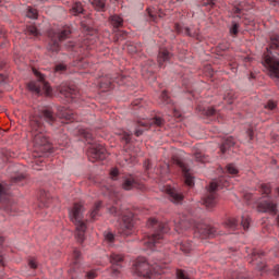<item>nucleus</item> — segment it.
Wrapping results in <instances>:
<instances>
[{"instance_id":"obj_1","label":"nucleus","mask_w":279,"mask_h":279,"mask_svg":"<svg viewBox=\"0 0 279 279\" xmlns=\"http://www.w3.org/2000/svg\"><path fill=\"white\" fill-rule=\"evenodd\" d=\"M44 121L49 125H53V123L58 122V118L53 114L51 108H44L38 114L31 118V134L33 137L34 151L37 154L35 156L39 158H43L45 154H51L53 149L49 136L45 133Z\"/></svg>"},{"instance_id":"obj_2","label":"nucleus","mask_w":279,"mask_h":279,"mask_svg":"<svg viewBox=\"0 0 279 279\" xmlns=\"http://www.w3.org/2000/svg\"><path fill=\"white\" fill-rule=\"evenodd\" d=\"M262 64L268 69L270 77L279 84V35H271L269 48H266Z\"/></svg>"},{"instance_id":"obj_3","label":"nucleus","mask_w":279,"mask_h":279,"mask_svg":"<svg viewBox=\"0 0 279 279\" xmlns=\"http://www.w3.org/2000/svg\"><path fill=\"white\" fill-rule=\"evenodd\" d=\"M147 228L151 230L154 233L151 235H147L143 240V244L148 250H158L165 242V233L169 230V223H162L158 221L156 218L148 219Z\"/></svg>"},{"instance_id":"obj_4","label":"nucleus","mask_w":279,"mask_h":279,"mask_svg":"<svg viewBox=\"0 0 279 279\" xmlns=\"http://www.w3.org/2000/svg\"><path fill=\"white\" fill-rule=\"evenodd\" d=\"M109 213L113 215V217H121L122 219L119 234L122 236H132L134 233V214H132L130 209L119 207V203H114V205L109 208Z\"/></svg>"},{"instance_id":"obj_5","label":"nucleus","mask_w":279,"mask_h":279,"mask_svg":"<svg viewBox=\"0 0 279 279\" xmlns=\"http://www.w3.org/2000/svg\"><path fill=\"white\" fill-rule=\"evenodd\" d=\"M165 266L161 262H157L154 265L147 263L145 257H138L133 264V272L140 278H151L154 274H165Z\"/></svg>"},{"instance_id":"obj_6","label":"nucleus","mask_w":279,"mask_h":279,"mask_svg":"<svg viewBox=\"0 0 279 279\" xmlns=\"http://www.w3.org/2000/svg\"><path fill=\"white\" fill-rule=\"evenodd\" d=\"M78 135L85 138V141L90 145L87 150V156L90 162L96 160H104L106 158V148L102 144L93 142V133L88 129H78Z\"/></svg>"},{"instance_id":"obj_7","label":"nucleus","mask_w":279,"mask_h":279,"mask_svg":"<svg viewBox=\"0 0 279 279\" xmlns=\"http://www.w3.org/2000/svg\"><path fill=\"white\" fill-rule=\"evenodd\" d=\"M70 219L76 228V239L78 243H84L86 234V222H84V205L75 203L70 210Z\"/></svg>"},{"instance_id":"obj_8","label":"nucleus","mask_w":279,"mask_h":279,"mask_svg":"<svg viewBox=\"0 0 279 279\" xmlns=\"http://www.w3.org/2000/svg\"><path fill=\"white\" fill-rule=\"evenodd\" d=\"M260 193L263 195V199L257 203V210L259 213H269V215H276L278 213V205L274 203L271 198V185L269 183H264L260 185Z\"/></svg>"},{"instance_id":"obj_9","label":"nucleus","mask_w":279,"mask_h":279,"mask_svg":"<svg viewBox=\"0 0 279 279\" xmlns=\"http://www.w3.org/2000/svg\"><path fill=\"white\" fill-rule=\"evenodd\" d=\"M228 181L221 177L218 181H211L206 195L203 198V204L206 208H215L217 206V189H228Z\"/></svg>"},{"instance_id":"obj_10","label":"nucleus","mask_w":279,"mask_h":279,"mask_svg":"<svg viewBox=\"0 0 279 279\" xmlns=\"http://www.w3.org/2000/svg\"><path fill=\"white\" fill-rule=\"evenodd\" d=\"M48 36L50 38L47 46L48 53H58L60 51V43L66 40V38L71 36V29L63 28L58 32L52 29L48 33Z\"/></svg>"},{"instance_id":"obj_11","label":"nucleus","mask_w":279,"mask_h":279,"mask_svg":"<svg viewBox=\"0 0 279 279\" xmlns=\"http://www.w3.org/2000/svg\"><path fill=\"white\" fill-rule=\"evenodd\" d=\"M34 75H36L37 81H32L28 83V89L35 95H46V97L51 96V86L45 81V75H43L38 70L33 69Z\"/></svg>"},{"instance_id":"obj_12","label":"nucleus","mask_w":279,"mask_h":279,"mask_svg":"<svg viewBox=\"0 0 279 279\" xmlns=\"http://www.w3.org/2000/svg\"><path fill=\"white\" fill-rule=\"evenodd\" d=\"M194 234L199 239L217 236V228L202 222H194Z\"/></svg>"},{"instance_id":"obj_13","label":"nucleus","mask_w":279,"mask_h":279,"mask_svg":"<svg viewBox=\"0 0 279 279\" xmlns=\"http://www.w3.org/2000/svg\"><path fill=\"white\" fill-rule=\"evenodd\" d=\"M173 162L177 167H179L183 173L184 182L187 186H193L195 184V181L193 180V175L191 174V170L186 166V163H183L182 160L173 158Z\"/></svg>"},{"instance_id":"obj_14","label":"nucleus","mask_w":279,"mask_h":279,"mask_svg":"<svg viewBox=\"0 0 279 279\" xmlns=\"http://www.w3.org/2000/svg\"><path fill=\"white\" fill-rule=\"evenodd\" d=\"M110 263H111V276H119L121 272V264L123 263V255L119 253H112L110 255Z\"/></svg>"},{"instance_id":"obj_15","label":"nucleus","mask_w":279,"mask_h":279,"mask_svg":"<svg viewBox=\"0 0 279 279\" xmlns=\"http://www.w3.org/2000/svg\"><path fill=\"white\" fill-rule=\"evenodd\" d=\"M122 189L124 191H132V189H143V184L138 183L136 181V178L134 175L130 174L123 178L122 180Z\"/></svg>"},{"instance_id":"obj_16","label":"nucleus","mask_w":279,"mask_h":279,"mask_svg":"<svg viewBox=\"0 0 279 279\" xmlns=\"http://www.w3.org/2000/svg\"><path fill=\"white\" fill-rule=\"evenodd\" d=\"M166 191L170 202H172L173 204H182V199H184V195L182 194V192L171 186L167 187Z\"/></svg>"},{"instance_id":"obj_17","label":"nucleus","mask_w":279,"mask_h":279,"mask_svg":"<svg viewBox=\"0 0 279 279\" xmlns=\"http://www.w3.org/2000/svg\"><path fill=\"white\" fill-rule=\"evenodd\" d=\"M140 125L146 128V130H151V128H162V125H165V120L160 117H155L150 120L140 122Z\"/></svg>"},{"instance_id":"obj_18","label":"nucleus","mask_w":279,"mask_h":279,"mask_svg":"<svg viewBox=\"0 0 279 279\" xmlns=\"http://www.w3.org/2000/svg\"><path fill=\"white\" fill-rule=\"evenodd\" d=\"M174 29L177 34H184V36H190L191 38L199 39V32L193 31L186 26H182L180 24L174 25Z\"/></svg>"},{"instance_id":"obj_19","label":"nucleus","mask_w":279,"mask_h":279,"mask_svg":"<svg viewBox=\"0 0 279 279\" xmlns=\"http://www.w3.org/2000/svg\"><path fill=\"white\" fill-rule=\"evenodd\" d=\"M58 119L61 120V123H66V121H75V114L71 109L61 107L58 112Z\"/></svg>"},{"instance_id":"obj_20","label":"nucleus","mask_w":279,"mask_h":279,"mask_svg":"<svg viewBox=\"0 0 279 279\" xmlns=\"http://www.w3.org/2000/svg\"><path fill=\"white\" fill-rule=\"evenodd\" d=\"M59 93L61 95H64L66 98H71V99H75V97H77V88H75L74 86H70L66 84H62L59 87Z\"/></svg>"},{"instance_id":"obj_21","label":"nucleus","mask_w":279,"mask_h":279,"mask_svg":"<svg viewBox=\"0 0 279 279\" xmlns=\"http://www.w3.org/2000/svg\"><path fill=\"white\" fill-rule=\"evenodd\" d=\"M263 255L264 253H259L257 251H254L251 255V263H255L257 269H259V271H265V262H263Z\"/></svg>"},{"instance_id":"obj_22","label":"nucleus","mask_w":279,"mask_h":279,"mask_svg":"<svg viewBox=\"0 0 279 279\" xmlns=\"http://www.w3.org/2000/svg\"><path fill=\"white\" fill-rule=\"evenodd\" d=\"M158 64L160 68L165 65V62H169L171 60V52H169L167 49H161L158 54Z\"/></svg>"},{"instance_id":"obj_23","label":"nucleus","mask_w":279,"mask_h":279,"mask_svg":"<svg viewBox=\"0 0 279 279\" xmlns=\"http://www.w3.org/2000/svg\"><path fill=\"white\" fill-rule=\"evenodd\" d=\"M193 223L186 219H182L180 221L174 220V230L177 232H180V230H189V228H192Z\"/></svg>"},{"instance_id":"obj_24","label":"nucleus","mask_w":279,"mask_h":279,"mask_svg":"<svg viewBox=\"0 0 279 279\" xmlns=\"http://www.w3.org/2000/svg\"><path fill=\"white\" fill-rule=\"evenodd\" d=\"M177 248L181 250V252H183L184 254H189V252L193 250V244L191 243V241L184 239L181 242L177 243Z\"/></svg>"},{"instance_id":"obj_25","label":"nucleus","mask_w":279,"mask_h":279,"mask_svg":"<svg viewBox=\"0 0 279 279\" xmlns=\"http://www.w3.org/2000/svg\"><path fill=\"white\" fill-rule=\"evenodd\" d=\"M225 228L229 230V234H232L234 230H239V220H236L235 218H228L225 221Z\"/></svg>"},{"instance_id":"obj_26","label":"nucleus","mask_w":279,"mask_h":279,"mask_svg":"<svg viewBox=\"0 0 279 279\" xmlns=\"http://www.w3.org/2000/svg\"><path fill=\"white\" fill-rule=\"evenodd\" d=\"M8 197H10V185L0 183V202H8Z\"/></svg>"},{"instance_id":"obj_27","label":"nucleus","mask_w":279,"mask_h":279,"mask_svg":"<svg viewBox=\"0 0 279 279\" xmlns=\"http://www.w3.org/2000/svg\"><path fill=\"white\" fill-rule=\"evenodd\" d=\"M84 12V7L80 2L74 3L70 9V14H72V16H82Z\"/></svg>"},{"instance_id":"obj_28","label":"nucleus","mask_w":279,"mask_h":279,"mask_svg":"<svg viewBox=\"0 0 279 279\" xmlns=\"http://www.w3.org/2000/svg\"><path fill=\"white\" fill-rule=\"evenodd\" d=\"M230 147H234V138L233 137H227L222 145L220 146L221 154H226Z\"/></svg>"},{"instance_id":"obj_29","label":"nucleus","mask_w":279,"mask_h":279,"mask_svg":"<svg viewBox=\"0 0 279 279\" xmlns=\"http://www.w3.org/2000/svg\"><path fill=\"white\" fill-rule=\"evenodd\" d=\"M89 3L98 12H104L106 10V0H89Z\"/></svg>"},{"instance_id":"obj_30","label":"nucleus","mask_w":279,"mask_h":279,"mask_svg":"<svg viewBox=\"0 0 279 279\" xmlns=\"http://www.w3.org/2000/svg\"><path fill=\"white\" fill-rule=\"evenodd\" d=\"M110 24L112 25V27H114L116 29H119V27H123V17L119 16V15H112L110 19Z\"/></svg>"},{"instance_id":"obj_31","label":"nucleus","mask_w":279,"mask_h":279,"mask_svg":"<svg viewBox=\"0 0 279 279\" xmlns=\"http://www.w3.org/2000/svg\"><path fill=\"white\" fill-rule=\"evenodd\" d=\"M197 110L198 112H202V114H205L206 117H217V114H219L217 110H215V108L213 107H208L207 109L206 108L202 109V107H198Z\"/></svg>"},{"instance_id":"obj_32","label":"nucleus","mask_w":279,"mask_h":279,"mask_svg":"<svg viewBox=\"0 0 279 279\" xmlns=\"http://www.w3.org/2000/svg\"><path fill=\"white\" fill-rule=\"evenodd\" d=\"M100 209H101V202H98L95 204V206L93 207V209L89 214L92 221H95V219H97V217L99 216Z\"/></svg>"},{"instance_id":"obj_33","label":"nucleus","mask_w":279,"mask_h":279,"mask_svg":"<svg viewBox=\"0 0 279 279\" xmlns=\"http://www.w3.org/2000/svg\"><path fill=\"white\" fill-rule=\"evenodd\" d=\"M26 35L32 36L33 38H38L40 36V32L38 31V28H36V26L32 25L27 26Z\"/></svg>"},{"instance_id":"obj_34","label":"nucleus","mask_w":279,"mask_h":279,"mask_svg":"<svg viewBox=\"0 0 279 279\" xmlns=\"http://www.w3.org/2000/svg\"><path fill=\"white\" fill-rule=\"evenodd\" d=\"M223 99H225V101H227V104H232L234 101V99H236L234 90H232V89L227 90L225 93Z\"/></svg>"},{"instance_id":"obj_35","label":"nucleus","mask_w":279,"mask_h":279,"mask_svg":"<svg viewBox=\"0 0 279 279\" xmlns=\"http://www.w3.org/2000/svg\"><path fill=\"white\" fill-rule=\"evenodd\" d=\"M80 256H82V253H80V251H77V250H74V252H73L74 266L69 270L70 275L75 274V265H77V263H80Z\"/></svg>"},{"instance_id":"obj_36","label":"nucleus","mask_w":279,"mask_h":279,"mask_svg":"<svg viewBox=\"0 0 279 279\" xmlns=\"http://www.w3.org/2000/svg\"><path fill=\"white\" fill-rule=\"evenodd\" d=\"M252 219L250 218V215L243 214L242 220H241V227H243V230H250V222Z\"/></svg>"},{"instance_id":"obj_37","label":"nucleus","mask_w":279,"mask_h":279,"mask_svg":"<svg viewBox=\"0 0 279 279\" xmlns=\"http://www.w3.org/2000/svg\"><path fill=\"white\" fill-rule=\"evenodd\" d=\"M27 17L28 19H38V11L32 7H28Z\"/></svg>"},{"instance_id":"obj_38","label":"nucleus","mask_w":279,"mask_h":279,"mask_svg":"<svg viewBox=\"0 0 279 279\" xmlns=\"http://www.w3.org/2000/svg\"><path fill=\"white\" fill-rule=\"evenodd\" d=\"M23 180H25V175H23V174H17V175H15V177H13V178L11 179V182H12V184H20V185H23V183H21V182H23Z\"/></svg>"},{"instance_id":"obj_39","label":"nucleus","mask_w":279,"mask_h":279,"mask_svg":"<svg viewBox=\"0 0 279 279\" xmlns=\"http://www.w3.org/2000/svg\"><path fill=\"white\" fill-rule=\"evenodd\" d=\"M105 243H108V245H112L114 243V234L111 232L105 233Z\"/></svg>"},{"instance_id":"obj_40","label":"nucleus","mask_w":279,"mask_h":279,"mask_svg":"<svg viewBox=\"0 0 279 279\" xmlns=\"http://www.w3.org/2000/svg\"><path fill=\"white\" fill-rule=\"evenodd\" d=\"M81 49H93V43H90V37H86L81 45Z\"/></svg>"},{"instance_id":"obj_41","label":"nucleus","mask_w":279,"mask_h":279,"mask_svg":"<svg viewBox=\"0 0 279 279\" xmlns=\"http://www.w3.org/2000/svg\"><path fill=\"white\" fill-rule=\"evenodd\" d=\"M147 12L150 21H154V22L158 21V12H156V10L147 9Z\"/></svg>"},{"instance_id":"obj_42","label":"nucleus","mask_w":279,"mask_h":279,"mask_svg":"<svg viewBox=\"0 0 279 279\" xmlns=\"http://www.w3.org/2000/svg\"><path fill=\"white\" fill-rule=\"evenodd\" d=\"M151 64H154V62L149 61V68L147 65H143L142 68L143 75H145L146 73H149V75H151V73H154V68H151Z\"/></svg>"},{"instance_id":"obj_43","label":"nucleus","mask_w":279,"mask_h":279,"mask_svg":"<svg viewBox=\"0 0 279 279\" xmlns=\"http://www.w3.org/2000/svg\"><path fill=\"white\" fill-rule=\"evenodd\" d=\"M160 101L165 105L171 104V99L169 98V95L167 94L166 90L161 93Z\"/></svg>"},{"instance_id":"obj_44","label":"nucleus","mask_w":279,"mask_h":279,"mask_svg":"<svg viewBox=\"0 0 279 279\" xmlns=\"http://www.w3.org/2000/svg\"><path fill=\"white\" fill-rule=\"evenodd\" d=\"M66 71V64L65 63H58L54 66V73H64Z\"/></svg>"},{"instance_id":"obj_45","label":"nucleus","mask_w":279,"mask_h":279,"mask_svg":"<svg viewBox=\"0 0 279 279\" xmlns=\"http://www.w3.org/2000/svg\"><path fill=\"white\" fill-rule=\"evenodd\" d=\"M227 172L230 173V175H236V173H239V169L231 163L227 166Z\"/></svg>"},{"instance_id":"obj_46","label":"nucleus","mask_w":279,"mask_h":279,"mask_svg":"<svg viewBox=\"0 0 279 279\" xmlns=\"http://www.w3.org/2000/svg\"><path fill=\"white\" fill-rule=\"evenodd\" d=\"M129 53H138L141 51V48L134 44H131L126 47Z\"/></svg>"},{"instance_id":"obj_47","label":"nucleus","mask_w":279,"mask_h":279,"mask_svg":"<svg viewBox=\"0 0 279 279\" xmlns=\"http://www.w3.org/2000/svg\"><path fill=\"white\" fill-rule=\"evenodd\" d=\"M230 34L233 36H236L239 34V24L236 22L232 23V26L230 27Z\"/></svg>"},{"instance_id":"obj_48","label":"nucleus","mask_w":279,"mask_h":279,"mask_svg":"<svg viewBox=\"0 0 279 279\" xmlns=\"http://www.w3.org/2000/svg\"><path fill=\"white\" fill-rule=\"evenodd\" d=\"M194 158H195V160H197V162H206L207 161V159L205 158V156L202 153H195Z\"/></svg>"},{"instance_id":"obj_49","label":"nucleus","mask_w":279,"mask_h":279,"mask_svg":"<svg viewBox=\"0 0 279 279\" xmlns=\"http://www.w3.org/2000/svg\"><path fill=\"white\" fill-rule=\"evenodd\" d=\"M121 136H122V141H125V143H130V141H132V133H128L123 131Z\"/></svg>"},{"instance_id":"obj_50","label":"nucleus","mask_w":279,"mask_h":279,"mask_svg":"<svg viewBox=\"0 0 279 279\" xmlns=\"http://www.w3.org/2000/svg\"><path fill=\"white\" fill-rule=\"evenodd\" d=\"M95 278H97V271L92 270L86 272L85 279H95Z\"/></svg>"},{"instance_id":"obj_51","label":"nucleus","mask_w":279,"mask_h":279,"mask_svg":"<svg viewBox=\"0 0 279 279\" xmlns=\"http://www.w3.org/2000/svg\"><path fill=\"white\" fill-rule=\"evenodd\" d=\"M266 110H274L276 109V102L269 100L267 105H265Z\"/></svg>"},{"instance_id":"obj_52","label":"nucleus","mask_w":279,"mask_h":279,"mask_svg":"<svg viewBox=\"0 0 279 279\" xmlns=\"http://www.w3.org/2000/svg\"><path fill=\"white\" fill-rule=\"evenodd\" d=\"M118 175H119V170L112 169V170L110 171V178H111V180H117Z\"/></svg>"},{"instance_id":"obj_53","label":"nucleus","mask_w":279,"mask_h":279,"mask_svg":"<svg viewBox=\"0 0 279 279\" xmlns=\"http://www.w3.org/2000/svg\"><path fill=\"white\" fill-rule=\"evenodd\" d=\"M28 265L31 269H36V267H38V265L36 264V259H29Z\"/></svg>"},{"instance_id":"obj_54","label":"nucleus","mask_w":279,"mask_h":279,"mask_svg":"<svg viewBox=\"0 0 279 279\" xmlns=\"http://www.w3.org/2000/svg\"><path fill=\"white\" fill-rule=\"evenodd\" d=\"M35 165L33 166V169H35V171H40V168L38 167V162H43L41 159H35Z\"/></svg>"},{"instance_id":"obj_55","label":"nucleus","mask_w":279,"mask_h":279,"mask_svg":"<svg viewBox=\"0 0 279 279\" xmlns=\"http://www.w3.org/2000/svg\"><path fill=\"white\" fill-rule=\"evenodd\" d=\"M217 0H207L206 5H210V8H215Z\"/></svg>"},{"instance_id":"obj_56","label":"nucleus","mask_w":279,"mask_h":279,"mask_svg":"<svg viewBox=\"0 0 279 279\" xmlns=\"http://www.w3.org/2000/svg\"><path fill=\"white\" fill-rule=\"evenodd\" d=\"M250 141H252V138H254V131L252 129H250L247 132H246Z\"/></svg>"},{"instance_id":"obj_57","label":"nucleus","mask_w":279,"mask_h":279,"mask_svg":"<svg viewBox=\"0 0 279 279\" xmlns=\"http://www.w3.org/2000/svg\"><path fill=\"white\" fill-rule=\"evenodd\" d=\"M241 8L239 7H233L232 11H233V14H240L241 13Z\"/></svg>"},{"instance_id":"obj_58","label":"nucleus","mask_w":279,"mask_h":279,"mask_svg":"<svg viewBox=\"0 0 279 279\" xmlns=\"http://www.w3.org/2000/svg\"><path fill=\"white\" fill-rule=\"evenodd\" d=\"M135 136H143V129L135 130Z\"/></svg>"},{"instance_id":"obj_59","label":"nucleus","mask_w":279,"mask_h":279,"mask_svg":"<svg viewBox=\"0 0 279 279\" xmlns=\"http://www.w3.org/2000/svg\"><path fill=\"white\" fill-rule=\"evenodd\" d=\"M68 47H69V49H76L77 46H75V44H73V43H70V45Z\"/></svg>"},{"instance_id":"obj_60","label":"nucleus","mask_w":279,"mask_h":279,"mask_svg":"<svg viewBox=\"0 0 279 279\" xmlns=\"http://www.w3.org/2000/svg\"><path fill=\"white\" fill-rule=\"evenodd\" d=\"M274 5H279V0H269Z\"/></svg>"},{"instance_id":"obj_61","label":"nucleus","mask_w":279,"mask_h":279,"mask_svg":"<svg viewBox=\"0 0 279 279\" xmlns=\"http://www.w3.org/2000/svg\"><path fill=\"white\" fill-rule=\"evenodd\" d=\"M275 271H276V274H278V276H279V265H277V266L275 267Z\"/></svg>"},{"instance_id":"obj_62","label":"nucleus","mask_w":279,"mask_h":279,"mask_svg":"<svg viewBox=\"0 0 279 279\" xmlns=\"http://www.w3.org/2000/svg\"><path fill=\"white\" fill-rule=\"evenodd\" d=\"M246 199H254V195L246 196Z\"/></svg>"},{"instance_id":"obj_63","label":"nucleus","mask_w":279,"mask_h":279,"mask_svg":"<svg viewBox=\"0 0 279 279\" xmlns=\"http://www.w3.org/2000/svg\"><path fill=\"white\" fill-rule=\"evenodd\" d=\"M275 192L277 193V196L279 197V186L275 190Z\"/></svg>"},{"instance_id":"obj_64","label":"nucleus","mask_w":279,"mask_h":279,"mask_svg":"<svg viewBox=\"0 0 279 279\" xmlns=\"http://www.w3.org/2000/svg\"><path fill=\"white\" fill-rule=\"evenodd\" d=\"M1 82H5V77L3 75H0Z\"/></svg>"}]
</instances>
